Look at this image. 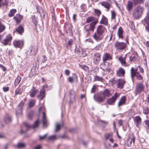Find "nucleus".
Instances as JSON below:
<instances>
[{
  "label": "nucleus",
  "mask_w": 149,
  "mask_h": 149,
  "mask_svg": "<svg viewBox=\"0 0 149 149\" xmlns=\"http://www.w3.org/2000/svg\"><path fill=\"white\" fill-rule=\"evenodd\" d=\"M144 87L143 83H140L136 86L135 89V94L136 95L140 94L143 90Z\"/></svg>",
  "instance_id": "obj_4"
},
{
  "label": "nucleus",
  "mask_w": 149,
  "mask_h": 149,
  "mask_svg": "<svg viewBox=\"0 0 149 149\" xmlns=\"http://www.w3.org/2000/svg\"><path fill=\"white\" fill-rule=\"evenodd\" d=\"M39 125V121L38 120H36L34 123V124L33 125V128L35 129Z\"/></svg>",
  "instance_id": "obj_46"
},
{
  "label": "nucleus",
  "mask_w": 149,
  "mask_h": 149,
  "mask_svg": "<svg viewBox=\"0 0 149 149\" xmlns=\"http://www.w3.org/2000/svg\"><path fill=\"white\" fill-rule=\"evenodd\" d=\"M102 94L104 98L105 97H109L111 95V94L109 90L107 89H105L102 93Z\"/></svg>",
  "instance_id": "obj_25"
},
{
  "label": "nucleus",
  "mask_w": 149,
  "mask_h": 149,
  "mask_svg": "<svg viewBox=\"0 0 149 149\" xmlns=\"http://www.w3.org/2000/svg\"><path fill=\"white\" fill-rule=\"evenodd\" d=\"M24 105V102L22 101L19 103L16 109V115L17 116L21 115L22 110Z\"/></svg>",
  "instance_id": "obj_5"
},
{
  "label": "nucleus",
  "mask_w": 149,
  "mask_h": 149,
  "mask_svg": "<svg viewBox=\"0 0 149 149\" xmlns=\"http://www.w3.org/2000/svg\"><path fill=\"white\" fill-rule=\"evenodd\" d=\"M25 144L24 143H19L17 145V147L18 148H22L25 146Z\"/></svg>",
  "instance_id": "obj_51"
},
{
  "label": "nucleus",
  "mask_w": 149,
  "mask_h": 149,
  "mask_svg": "<svg viewBox=\"0 0 149 149\" xmlns=\"http://www.w3.org/2000/svg\"><path fill=\"white\" fill-rule=\"evenodd\" d=\"M5 26L0 21V32H3L5 30Z\"/></svg>",
  "instance_id": "obj_38"
},
{
  "label": "nucleus",
  "mask_w": 149,
  "mask_h": 149,
  "mask_svg": "<svg viewBox=\"0 0 149 149\" xmlns=\"http://www.w3.org/2000/svg\"><path fill=\"white\" fill-rule=\"evenodd\" d=\"M112 58V55L108 53H104L102 57L103 62L105 63L107 61L111 60Z\"/></svg>",
  "instance_id": "obj_14"
},
{
  "label": "nucleus",
  "mask_w": 149,
  "mask_h": 149,
  "mask_svg": "<svg viewBox=\"0 0 149 149\" xmlns=\"http://www.w3.org/2000/svg\"><path fill=\"white\" fill-rule=\"evenodd\" d=\"M38 49L36 46H32L30 47L27 50L28 52H29V54H30L32 55H35L38 52Z\"/></svg>",
  "instance_id": "obj_9"
},
{
  "label": "nucleus",
  "mask_w": 149,
  "mask_h": 149,
  "mask_svg": "<svg viewBox=\"0 0 149 149\" xmlns=\"http://www.w3.org/2000/svg\"><path fill=\"white\" fill-rule=\"evenodd\" d=\"M119 95L117 93H115L114 96L111 98L108 99L107 101V104L109 105H112L115 103L117 98L118 97Z\"/></svg>",
  "instance_id": "obj_8"
},
{
  "label": "nucleus",
  "mask_w": 149,
  "mask_h": 149,
  "mask_svg": "<svg viewBox=\"0 0 149 149\" xmlns=\"http://www.w3.org/2000/svg\"><path fill=\"white\" fill-rule=\"evenodd\" d=\"M61 126V125L59 124H57L56 125V129L55 130V132H57L60 128Z\"/></svg>",
  "instance_id": "obj_50"
},
{
  "label": "nucleus",
  "mask_w": 149,
  "mask_h": 149,
  "mask_svg": "<svg viewBox=\"0 0 149 149\" xmlns=\"http://www.w3.org/2000/svg\"><path fill=\"white\" fill-rule=\"evenodd\" d=\"M123 30L122 27H120L118 29L117 34L119 39H123Z\"/></svg>",
  "instance_id": "obj_23"
},
{
  "label": "nucleus",
  "mask_w": 149,
  "mask_h": 149,
  "mask_svg": "<svg viewBox=\"0 0 149 149\" xmlns=\"http://www.w3.org/2000/svg\"><path fill=\"white\" fill-rule=\"evenodd\" d=\"M13 45L16 47H18L21 48L23 45V41H15L13 42Z\"/></svg>",
  "instance_id": "obj_15"
},
{
  "label": "nucleus",
  "mask_w": 149,
  "mask_h": 149,
  "mask_svg": "<svg viewBox=\"0 0 149 149\" xmlns=\"http://www.w3.org/2000/svg\"><path fill=\"white\" fill-rule=\"evenodd\" d=\"M143 11V9L141 7L136 8L133 13V15L136 19L139 18L141 16Z\"/></svg>",
  "instance_id": "obj_3"
},
{
  "label": "nucleus",
  "mask_w": 149,
  "mask_h": 149,
  "mask_svg": "<svg viewBox=\"0 0 149 149\" xmlns=\"http://www.w3.org/2000/svg\"><path fill=\"white\" fill-rule=\"evenodd\" d=\"M117 86L120 88H122L125 83V81L124 79H119L117 80Z\"/></svg>",
  "instance_id": "obj_16"
},
{
  "label": "nucleus",
  "mask_w": 149,
  "mask_h": 149,
  "mask_svg": "<svg viewBox=\"0 0 149 149\" xmlns=\"http://www.w3.org/2000/svg\"><path fill=\"white\" fill-rule=\"evenodd\" d=\"M118 124L120 125L121 126H123V121L122 120H118Z\"/></svg>",
  "instance_id": "obj_61"
},
{
  "label": "nucleus",
  "mask_w": 149,
  "mask_h": 149,
  "mask_svg": "<svg viewBox=\"0 0 149 149\" xmlns=\"http://www.w3.org/2000/svg\"><path fill=\"white\" fill-rule=\"evenodd\" d=\"M48 139L49 140L53 141L56 139V137L55 135H53L49 137Z\"/></svg>",
  "instance_id": "obj_47"
},
{
  "label": "nucleus",
  "mask_w": 149,
  "mask_h": 149,
  "mask_svg": "<svg viewBox=\"0 0 149 149\" xmlns=\"http://www.w3.org/2000/svg\"><path fill=\"white\" fill-rule=\"evenodd\" d=\"M94 97L95 100L99 103H100L104 102V98L103 97H102L98 95L95 97V95L94 96Z\"/></svg>",
  "instance_id": "obj_22"
},
{
  "label": "nucleus",
  "mask_w": 149,
  "mask_h": 149,
  "mask_svg": "<svg viewBox=\"0 0 149 149\" xmlns=\"http://www.w3.org/2000/svg\"><path fill=\"white\" fill-rule=\"evenodd\" d=\"M65 74L67 75H69L70 74V71L68 70H66L65 71Z\"/></svg>",
  "instance_id": "obj_60"
},
{
  "label": "nucleus",
  "mask_w": 149,
  "mask_h": 149,
  "mask_svg": "<svg viewBox=\"0 0 149 149\" xmlns=\"http://www.w3.org/2000/svg\"><path fill=\"white\" fill-rule=\"evenodd\" d=\"M100 4L102 6L106 8L107 11L109 10L111 7V5L109 3L107 2L102 1L101 2Z\"/></svg>",
  "instance_id": "obj_19"
},
{
  "label": "nucleus",
  "mask_w": 149,
  "mask_h": 149,
  "mask_svg": "<svg viewBox=\"0 0 149 149\" xmlns=\"http://www.w3.org/2000/svg\"><path fill=\"white\" fill-rule=\"evenodd\" d=\"M95 13L97 15L98 17H99L101 14V12L99 10L95 9L94 10Z\"/></svg>",
  "instance_id": "obj_49"
},
{
  "label": "nucleus",
  "mask_w": 149,
  "mask_h": 149,
  "mask_svg": "<svg viewBox=\"0 0 149 149\" xmlns=\"http://www.w3.org/2000/svg\"><path fill=\"white\" fill-rule=\"evenodd\" d=\"M126 57L127 54L125 55L124 57L121 56L118 58V60L120 61L121 64L124 66H126L127 65L125 61Z\"/></svg>",
  "instance_id": "obj_18"
},
{
  "label": "nucleus",
  "mask_w": 149,
  "mask_h": 149,
  "mask_svg": "<svg viewBox=\"0 0 149 149\" xmlns=\"http://www.w3.org/2000/svg\"><path fill=\"white\" fill-rule=\"evenodd\" d=\"M136 56L134 54H132L129 58L130 60L131 61H134L136 60Z\"/></svg>",
  "instance_id": "obj_39"
},
{
  "label": "nucleus",
  "mask_w": 149,
  "mask_h": 149,
  "mask_svg": "<svg viewBox=\"0 0 149 149\" xmlns=\"http://www.w3.org/2000/svg\"><path fill=\"white\" fill-rule=\"evenodd\" d=\"M135 137L134 136L129 137L127 139V145L128 147L132 145H134Z\"/></svg>",
  "instance_id": "obj_11"
},
{
  "label": "nucleus",
  "mask_w": 149,
  "mask_h": 149,
  "mask_svg": "<svg viewBox=\"0 0 149 149\" xmlns=\"http://www.w3.org/2000/svg\"><path fill=\"white\" fill-rule=\"evenodd\" d=\"M100 24H104L106 26H107L108 24V19L104 15L102 16V19L100 22Z\"/></svg>",
  "instance_id": "obj_20"
},
{
  "label": "nucleus",
  "mask_w": 149,
  "mask_h": 149,
  "mask_svg": "<svg viewBox=\"0 0 149 149\" xmlns=\"http://www.w3.org/2000/svg\"><path fill=\"white\" fill-rule=\"evenodd\" d=\"M73 40L72 39H70L67 42L66 45L67 47L70 46L73 42Z\"/></svg>",
  "instance_id": "obj_43"
},
{
  "label": "nucleus",
  "mask_w": 149,
  "mask_h": 149,
  "mask_svg": "<svg viewBox=\"0 0 149 149\" xmlns=\"http://www.w3.org/2000/svg\"><path fill=\"white\" fill-rule=\"evenodd\" d=\"M38 92V90L36 89L35 87H33L31 90V91L30 95V96L31 97H34Z\"/></svg>",
  "instance_id": "obj_29"
},
{
  "label": "nucleus",
  "mask_w": 149,
  "mask_h": 149,
  "mask_svg": "<svg viewBox=\"0 0 149 149\" xmlns=\"http://www.w3.org/2000/svg\"><path fill=\"white\" fill-rule=\"evenodd\" d=\"M145 29L149 33V24L145 26Z\"/></svg>",
  "instance_id": "obj_64"
},
{
  "label": "nucleus",
  "mask_w": 149,
  "mask_h": 149,
  "mask_svg": "<svg viewBox=\"0 0 149 149\" xmlns=\"http://www.w3.org/2000/svg\"><path fill=\"white\" fill-rule=\"evenodd\" d=\"M69 94L71 98H74L75 96L74 91L72 90H71L69 92Z\"/></svg>",
  "instance_id": "obj_42"
},
{
  "label": "nucleus",
  "mask_w": 149,
  "mask_h": 149,
  "mask_svg": "<svg viewBox=\"0 0 149 149\" xmlns=\"http://www.w3.org/2000/svg\"><path fill=\"white\" fill-rule=\"evenodd\" d=\"M93 38L97 41L101 40L103 38V35L96 32L93 35Z\"/></svg>",
  "instance_id": "obj_12"
},
{
  "label": "nucleus",
  "mask_w": 149,
  "mask_h": 149,
  "mask_svg": "<svg viewBox=\"0 0 149 149\" xmlns=\"http://www.w3.org/2000/svg\"><path fill=\"white\" fill-rule=\"evenodd\" d=\"M125 73V70L121 68H119L116 71V75L119 77L124 76Z\"/></svg>",
  "instance_id": "obj_17"
},
{
  "label": "nucleus",
  "mask_w": 149,
  "mask_h": 149,
  "mask_svg": "<svg viewBox=\"0 0 149 149\" xmlns=\"http://www.w3.org/2000/svg\"><path fill=\"white\" fill-rule=\"evenodd\" d=\"M145 124L146 127H147V130H149V120H147L145 121Z\"/></svg>",
  "instance_id": "obj_54"
},
{
  "label": "nucleus",
  "mask_w": 149,
  "mask_h": 149,
  "mask_svg": "<svg viewBox=\"0 0 149 149\" xmlns=\"http://www.w3.org/2000/svg\"><path fill=\"white\" fill-rule=\"evenodd\" d=\"M45 90H44V88H42L41 89L40 91V94L38 95V97H41L40 98V100H42L44 98L45 96Z\"/></svg>",
  "instance_id": "obj_31"
},
{
  "label": "nucleus",
  "mask_w": 149,
  "mask_h": 149,
  "mask_svg": "<svg viewBox=\"0 0 149 149\" xmlns=\"http://www.w3.org/2000/svg\"><path fill=\"white\" fill-rule=\"evenodd\" d=\"M144 0H132L133 3L134 5L143 4Z\"/></svg>",
  "instance_id": "obj_32"
},
{
  "label": "nucleus",
  "mask_w": 149,
  "mask_h": 149,
  "mask_svg": "<svg viewBox=\"0 0 149 149\" xmlns=\"http://www.w3.org/2000/svg\"><path fill=\"white\" fill-rule=\"evenodd\" d=\"M36 103V100H31L29 104V107L30 108L31 107L34 106Z\"/></svg>",
  "instance_id": "obj_40"
},
{
  "label": "nucleus",
  "mask_w": 149,
  "mask_h": 149,
  "mask_svg": "<svg viewBox=\"0 0 149 149\" xmlns=\"http://www.w3.org/2000/svg\"><path fill=\"white\" fill-rule=\"evenodd\" d=\"M126 43L123 42H116L114 43L115 47L117 50L118 51H122L126 48L127 44H128V39L127 37L125 39Z\"/></svg>",
  "instance_id": "obj_1"
},
{
  "label": "nucleus",
  "mask_w": 149,
  "mask_h": 149,
  "mask_svg": "<svg viewBox=\"0 0 149 149\" xmlns=\"http://www.w3.org/2000/svg\"><path fill=\"white\" fill-rule=\"evenodd\" d=\"M74 81H75L77 82V77L75 74H73L72 77Z\"/></svg>",
  "instance_id": "obj_48"
},
{
  "label": "nucleus",
  "mask_w": 149,
  "mask_h": 149,
  "mask_svg": "<svg viewBox=\"0 0 149 149\" xmlns=\"http://www.w3.org/2000/svg\"><path fill=\"white\" fill-rule=\"evenodd\" d=\"M111 18L112 19H115L116 17V14L115 12L113 10H112L111 11Z\"/></svg>",
  "instance_id": "obj_53"
},
{
  "label": "nucleus",
  "mask_w": 149,
  "mask_h": 149,
  "mask_svg": "<svg viewBox=\"0 0 149 149\" xmlns=\"http://www.w3.org/2000/svg\"><path fill=\"white\" fill-rule=\"evenodd\" d=\"M97 19L93 16L89 17L86 18V22L87 23H89L95 21Z\"/></svg>",
  "instance_id": "obj_27"
},
{
  "label": "nucleus",
  "mask_w": 149,
  "mask_h": 149,
  "mask_svg": "<svg viewBox=\"0 0 149 149\" xmlns=\"http://www.w3.org/2000/svg\"><path fill=\"white\" fill-rule=\"evenodd\" d=\"M12 39L11 36L9 34L6 36V38L3 41H1L2 44L4 45H6L9 44V43Z\"/></svg>",
  "instance_id": "obj_10"
},
{
  "label": "nucleus",
  "mask_w": 149,
  "mask_h": 149,
  "mask_svg": "<svg viewBox=\"0 0 149 149\" xmlns=\"http://www.w3.org/2000/svg\"><path fill=\"white\" fill-rule=\"evenodd\" d=\"M105 29V28L104 26L102 25H100L97 28L96 32L103 35Z\"/></svg>",
  "instance_id": "obj_21"
},
{
  "label": "nucleus",
  "mask_w": 149,
  "mask_h": 149,
  "mask_svg": "<svg viewBox=\"0 0 149 149\" xmlns=\"http://www.w3.org/2000/svg\"><path fill=\"white\" fill-rule=\"evenodd\" d=\"M47 136V135L46 134L45 135H44L43 136H39L40 139V140L43 139H45L46 137Z\"/></svg>",
  "instance_id": "obj_59"
},
{
  "label": "nucleus",
  "mask_w": 149,
  "mask_h": 149,
  "mask_svg": "<svg viewBox=\"0 0 149 149\" xmlns=\"http://www.w3.org/2000/svg\"><path fill=\"white\" fill-rule=\"evenodd\" d=\"M42 116L41 119V122H42L43 126L46 127L48 124V121L46 116V114L44 111H42Z\"/></svg>",
  "instance_id": "obj_13"
},
{
  "label": "nucleus",
  "mask_w": 149,
  "mask_h": 149,
  "mask_svg": "<svg viewBox=\"0 0 149 149\" xmlns=\"http://www.w3.org/2000/svg\"><path fill=\"white\" fill-rule=\"evenodd\" d=\"M133 2H132L131 1H128L127 6V8L128 11H130L132 8L133 7Z\"/></svg>",
  "instance_id": "obj_28"
},
{
  "label": "nucleus",
  "mask_w": 149,
  "mask_h": 149,
  "mask_svg": "<svg viewBox=\"0 0 149 149\" xmlns=\"http://www.w3.org/2000/svg\"><path fill=\"white\" fill-rule=\"evenodd\" d=\"M93 63L95 65L99 64L101 59V56L98 53H95L93 56Z\"/></svg>",
  "instance_id": "obj_6"
},
{
  "label": "nucleus",
  "mask_w": 149,
  "mask_h": 149,
  "mask_svg": "<svg viewBox=\"0 0 149 149\" xmlns=\"http://www.w3.org/2000/svg\"><path fill=\"white\" fill-rule=\"evenodd\" d=\"M16 10L15 9H12L11 10L8 15V16L10 17H11L13 16L14 14L16 13Z\"/></svg>",
  "instance_id": "obj_34"
},
{
  "label": "nucleus",
  "mask_w": 149,
  "mask_h": 149,
  "mask_svg": "<svg viewBox=\"0 0 149 149\" xmlns=\"http://www.w3.org/2000/svg\"><path fill=\"white\" fill-rule=\"evenodd\" d=\"M15 31L18 33V34H21L24 31V28L22 26H20L16 29Z\"/></svg>",
  "instance_id": "obj_26"
},
{
  "label": "nucleus",
  "mask_w": 149,
  "mask_h": 149,
  "mask_svg": "<svg viewBox=\"0 0 149 149\" xmlns=\"http://www.w3.org/2000/svg\"><path fill=\"white\" fill-rule=\"evenodd\" d=\"M9 89V88L8 87H4L3 88V91L5 92H6L8 91Z\"/></svg>",
  "instance_id": "obj_62"
},
{
  "label": "nucleus",
  "mask_w": 149,
  "mask_h": 149,
  "mask_svg": "<svg viewBox=\"0 0 149 149\" xmlns=\"http://www.w3.org/2000/svg\"><path fill=\"white\" fill-rule=\"evenodd\" d=\"M33 114V111H29L28 113L27 116L28 118L29 119H31Z\"/></svg>",
  "instance_id": "obj_44"
},
{
  "label": "nucleus",
  "mask_w": 149,
  "mask_h": 149,
  "mask_svg": "<svg viewBox=\"0 0 149 149\" xmlns=\"http://www.w3.org/2000/svg\"><path fill=\"white\" fill-rule=\"evenodd\" d=\"M43 59L42 60V63H44L47 60V58H46V56L45 55H43L42 56Z\"/></svg>",
  "instance_id": "obj_57"
},
{
  "label": "nucleus",
  "mask_w": 149,
  "mask_h": 149,
  "mask_svg": "<svg viewBox=\"0 0 149 149\" xmlns=\"http://www.w3.org/2000/svg\"><path fill=\"white\" fill-rule=\"evenodd\" d=\"M21 80V77L20 76H18L15 79V85L16 86L18 85L20 82Z\"/></svg>",
  "instance_id": "obj_37"
},
{
  "label": "nucleus",
  "mask_w": 149,
  "mask_h": 149,
  "mask_svg": "<svg viewBox=\"0 0 149 149\" xmlns=\"http://www.w3.org/2000/svg\"><path fill=\"white\" fill-rule=\"evenodd\" d=\"M0 68H1L3 71H6V69L5 67L3 66L2 64H0Z\"/></svg>",
  "instance_id": "obj_56"
},
{
  "label": "nucleus",
  "mask_w": 149,
  "mask_h": 149,
  "mask_svg": "<svg viewBox=\"0 0 149 149\" xmlns=\"http://www.w3.org/2000/svg\"><path fill=\"white\" fill-rule=\"evenodd\" d=\"M11 119L10 116L8 115H6L5 117V121L6 123H8L11 121Z\"/></svg>",
  "instance_id": "obj_36"
},
{
  "label": "nucleus",
  "mask_w": 149,
  "mask_h": 149,
  "mask_svg": "<svg viewBox=\"0 0 149 149\" xmlns=\"http://www.w3.org/2000/svg\"><path fill=\"white\" fill-rule=\"evenodd\" d=\"M13 19L15 20L17 22V23H18L20 21V20L19 19H18L17 17H13Z\"/></svg>",
  "instance_id": "obj_63"
},
{
  "label": "nucleus",
  "mask_w": 149,
  "mask_h": 149,
  "mask_svg": "<svg viewBox=\"0 0 149 149\" xmlns=\"http://www.w3.org/2000/svg\"><path fill=\"white\" fill-rule=\"evenodd\" d=\"M99 123H101L103 125H107L108 124V122L107 121H103L102 120H99L98 121Z\"/></svg>",
  "instance_id": "obj_52"
},
{
  "label": "nucleus",
  "mask_w": 149,
  "mask_h": 149,
  "mask_svg": "<svg viewBox=\"0 0 149 149\" xmlns=\"http://www.w3.org/2000/svg\"><path fill=\"white\" fill-rule=\"evenodd\" d=\"M111 134H107L104 135V136L106 139H107L110 137Z\"/></svg>",
  "instance_id": "obj_55"
},
{
  "label": "nucleus",
  "mask_w": 149,
  "mask_h": 149,
  "mask_svg": "<svg viewBox=\"0 0 149 149\" xmlns=\"http://www.w3.org/2000/svg\"><path fill=\"white\" fill-rule=\"evenodd\" d=\"M98 86L93 85L91 88V93H93L95 92V91L97 89Z\"/></svg>",
  "instance_id": "obj_41"
},
{
  "label": "nucleus",
  "mask_w": 149,
  "mask_h": 149,
  "mask_svg": "<svg viewBox=\"0 0 149 149\" xmlns=\"http://www.w3.org/2000/svg\"><path fill=\"white\" fill-rule=\"evenodd\" d=\"M134 120V121L136 123L137 126L141 123V119L139 116H136Z\"/></svg>",
  "instance_id": "obj_33"
},
{
  "label": "nucleus",
  "mask_w": 149,
  "mask_h": 149,
  "mask_svg": "<svg viewBox=\"0 0 149 149\" xmlns=\"http://www.w3.org/2000/svg\"><path fill=\"white\" fill-rule=\"evenodd\" d=\"M104 79L102 77H100L96 75L94 77L93 81H98L101 82H103Z\"/></svg>",
  "instance_id": "obj_30"
},
{
  "label": "nucleus",
  "mask_w": 149,
  "mask_h": 149,
  "mask_svg": "<svg viewBox=\"0 0 149 149\" xmlns=\"http://www.w3.org/2000/svg\"><path fill=\"white\" fill-rule=\"evenodd\" d=\"M149 112V109L148 107H146L143 108V113L145 114H148Z\"/></svg>",
  "instance_id": "obj_45"
},
{
  "label": "nucleus",
  "mask_w": 149,
  "mask_h": 149,
  "mask_svg": "<svg viewBox=\"0 0 149 149\" xmlns=\"http://www.w3.org/2000/svg\"><path fill=\"white\" fill-rule=\"evenodd\" d=\"M23 91V88L21 87L18 88L16 90L15 92V95H16L20 94Z\"/></svg>",
  "instance_id": "obj_35"
},
{
  "label": "nucleus",
  "mask_w": 149,
  "mask_h": 149,
  "mask_svg": "<svg viewBox=\"0 0 149 149\" xmlns=\"http://www.w3.org/2000/svg\"><path fill=\"white\" fill-rule=\"evenodd\" d=\"M68 79L69 82L70 83H72L74 82V80L72 77H69L68 78Z\"/></svg>",
  "instance_id": "obj_58"
},
{
  "label": "nucleus",
  "mask_w": 149,
  "mask_h": 149,
  "mask_svg": "<svg viewBox=\"0 0 149 149\" xmlns=\"http://www.w3.org/2000/svg\"><path fill=\"white\" fill-rule=\"evenodd\" d=\"M131 77L132 79L133 78L136 76V79L138 80H141L143 77L137 72L136 69L135 70L134 68L132 67L131 69Z\"/></svg>",
  "instance_id": "obj_2"
},
{
  "label": "nucleus",
  "mask_w": 149,
  "mask_h": 149,
  "mask_svg": "<svg viewBox=\"0 0 149 149\" xmlns=\"http://www.w3.org/2000/svg\"><path fill=\"white\" fill-rule=\"evenodd\" d=\"M98 17L97 18V19L95 21L92 22L90 23L89 26V28L88 29H86V27L87 26V25H86L84 26V28L86 29V31L87 32H88L90 31H93L95 28V26L96 24L98 22Z\"/></svg>",
  "instance_id": "obj_7"
},
{
  "label": "nucleus",
  "mask_w": 149,
  "mask_h": 149,
  "mask_svg": "<svg viewBox=\"0 0 149 149\" xmlns=\"http://www.w3.org/2000/svg\"><path fill=\"white\" fill-rule=\"evenodd\" d=\"M126 101V98L125 96H123L120 99L118 103V106H120L125 104Z\"/></svg>",
  "instance_id": "obj_24"
}]
</instances>
